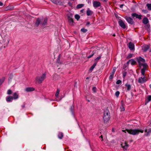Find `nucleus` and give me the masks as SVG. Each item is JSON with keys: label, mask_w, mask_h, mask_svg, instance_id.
Wrapping results in <instances>:
<instances>
[{"label": "nucleus", "mask_w": 151, "mask_h": 151, "mask_svg": "<svg viewBox=\"0 0 151 151\" xmlns=\"http://www.w3.org/2000/svg\"><path fill=\"white\" fill-rule=\"evenodd\" d=\"M146 80L145 79V77L144 76L143 78L140 77L138 78V81L140 83H144L146 81Z\"/></svg>", "instance_id": "nucleus-11"}, {"label": "nucleus", "mask_w": 151, "mask_h": 151, "mask_svg": "<svg viewBox=\"0 0 151 151\" xmlns=\"http://www.w3.org/2000/svg\"><path fill=\"white\" fill-rule=\"evenodd\" d=\"M133 54H129L127 57V59H129L132 58L133 56Z\"/></svg>", "instance_id": "nucleus-38"}, {"label": "nucleus", "mask_w": 151, "mask_h": 151, "mask_svg": "<svg viewBox=\"0 0 151 151\" xmlns=\"http://www.w3.org/2000/svg\"><path fill=\"white\" fill-rule=\"evenodd\" d=\"M46 74L45 73H43L40 76H37L35 78V80L38 82L39 83H41L46 78Z\"/></svg>", "instance_id": "nucleus-3"}, {"label": "nucleus", "mask_w": 151, "mask_h": 151, "mask_svg": "<svg viewBox=\"0 0 151 151\" xmlns=\"http://www.w3.org/2000/svg\"><path fill=\"white\" fill-rule=\"evenodd\" d=\"M89 78H89V77H88L86 78V79H87V80H88V79H89Z\"/></svg>", "instance_id": "nucleus-59"}, {"label": "nucleus", "mask_w": 151, "mask_h": 151, "mask_svg": "<svg viewBox=\"0 0 151 151\" xmlns=\"http://www.w3.org/2000/svg\"><path fill=\"white\" fill-rule=\"evenodd\" d=\"M35 90V88L33 87H28L25 88V91L27 92L32 91Z\"/></svg>", "instance_id": "nucleus-17"}, {"label": "nucleus", "mask_w": 151, "mask_h": 151, "mask_svg": "<svg viewBox=\"0 0 151 151\" xmlns=\"http://www.w3.org/2000/svg\"><path fill=\"white\" fill-rule=\"evenodd\" d=\"M5 77H3L2 78L0 79V86L2 84L3 82L5 81Z\"/></svg>", "instance_id": "nucleus-29"}, {"label": "nucleus", "mask_w": 151, "mask_h": 151, "mask_svg": "<svg viewBox=\"0 0 151 151\" xmlns=\"http://www.w3.org/2000/svg\"><path fill=\"white\" fill-rule=\"evenodd\" d=\"M150 25H146L145 26L146 29H147L148 30L150 28Z\"/></svg>", "instance_id": "nucleus-49"}, {"label": "nucleus", "mask_w": 151, "mask_h": 151, "mask_svg": "<svg viewBox=\"0 0 151 151\" xmlns=\"http://www.w3.org/2000/svg\"><path fill=\"white\" fill-rule=\"evenodd\" d=\"M146 6L148 10H151V4H147Z\"/></svg>", "instance_id": "nucleus-33"}, {"label": "nucleus", "mask_w": 151, "mask_h": 151, "mask_svg": "<svg viewBox=\"0 0 151 151\" xmlns=\"http://www.w3.org/2000/svg\"><path fill=\"white\" fill-rule=\"evenodd\" d=\"M125 131H126V130H122V131H123V132H125Z\"/></svg>", "instance_id": "nucleus-61"}, {"label": "nucleus", "mask_w": 151, "mask_h": 151, "mask_svg": "<svg viewBox=\"0 0 151 151\" xmlns=\"http://www.w3.org/2000/svg\"><path fill=\"white\" fill-rule=\"evenodd\" d=\"M60 92V90L59 89H58L56 93L55 94L56 97H58Z\"/></svg>", "instance_id": "nucleus-36"}, {"label": "nucleus", "mask_w": 151, "mask_h": 151, "mask_svg": "<svg viewBox=\"0 0 151 151\" xmlns=\"http://www.w3.org/2000/svg\"><path fill=\"white\" fill-rule=\"evenodd\" d=\"M87 31V30L84 28H82L81 29V31L83 33H85Z\"/></svg>", "instance_id": "nucleus-39"}, {"label": "nucleus", "mask_w": 151, "mask_h": 151, "mask_svg": "<svg viewBox=\"0 0 151 151\" xmlns=\"http://www.w3.org/2000/svg\"><path fill=\"white\" fill-rule=\"evenodd\" d=\"M121 145L123 149L125 150H127V148L129 146L128 145L126 142H125L124 143H122Z\"/></svg>", "instance_id": "nucleus-13"}, {"label": "nucleus", "mask_w": 151, "mask_h": 151, "mask_svg": "<svg viewBox=\"0 0 151 151\" xmlns=\"http://www.w3.org/2000/svg\"><path fill=\"white\" fill-rule=\"evenodd\" d=\"M142 23L145 24H147L149 22V21L148 18L146 17H144L142 21Z\"/></svg>", "instance_id": "nucleus-20"}, {"label": "nucleus", "mask_w": 151, "mask_h": 151, "mask_svg": "<svg viewBox=\"0 0 151 151\" xmlns=\"http://www.w3.org/2000/svg\"><path fill=\"white\" fill-rule=\"evenodd\" d=\"M84 6L83 4H79L77 5L76 6V8L77 9H79L81 8Z\"/></svg>", "instance_id": "nucleus-26"}, {"label": "nucleus", "mask_w": 151, "mask_h": 151, "mask_svg": "<svg viewBox=\"0 0 151 151\" xmlns=\"http://www.w3.org/2000/svg\"><path fill=\"white\" fill-rule=\"evenodd\" d=\"M125 86L127 88V91H129L130 90L131 88V86L130 85L127 83H126L125 84Z\"/></svg>", "instance_id": "nucleus-24"}, {"label": "nucleus", "mask_w": 151, "mask_h": 151, "mask_svg": "<svg viewBox=\"0 0 151 151\" xmlns=\"http://www.w3.org/2000/svg\"><path fill=\"white\" fill-rule=\"evenodd\" d=\"M92 91L94 93L96 92V88L95 87H93L92 88Z\"/></svg>", "instance_id": "nucleus-45"}, {"label": "nucleus", "mask_w": 151, "mask_h": 151, "mask_svg": "<svg viewBox=\"0 0 151 151\" xmlns=\"http://www.w3.org/2000/svg\"><path fill=\"white\" fill-rule=\"evenodd\" d=\"M12 91L11 90L9 89L8 90L7 92V93L8 95H10L12 94Z\"/></svg>", "instance_id": "nucleus-42"}, {"label": "nucleus", "mask_w": 151, "mask_h": 151, "mask_svg": "<svg viewBox=\"0 0 151 151\" xmlns=\"http://www.w3.org/2000/svg\"><path fill=\"white\" fill-rule=\"evenodd\" d=\"M122 82V81L121 80H118L116 82V84H120Z\"/></svg>", "instance_id": "nucleus-47"}, {"label": "nucleus", "mask_w": 151, "mask_h": 151, "mask_svg": "<svg viewBox=\"0 0 151 151\" xmlns=\"http://www.w3.org/2000/svg\"><path fill=\"white\" fill-rule=\"evenodd\" d=\"M95 54V52H94V51H93L92 53H91V55H90L88 56V57H87V58H91L92 57L93 55H94Z\"/></svg>", "instance_id": "nucleus-34"}, {"label": "nucleus", "mask_w": 151, "mask_h": 151, "mask_svg": "<svg viewBox=\"0 0 151 151\" xmlns=\"http://www.w3.org/2000/svg\"><path fill=\"white\" fill-rule=\"evenodd\" d=\"M68 19L69 24L70 25H73L74 23L73 19L70 16H68Z\"/></svg>", "instance_id": "nucleus-9"}, {"label": "nucleus", "mask_w": 151, "mask_h": 151, "mask_svg": "<svg viewBox=\"0 0 151 151\" xmlns=\"http://www.w3.org/2000/svg\"><path fill=\"white\" fill-rule=\"evenodd\" d=\"M13 100V97L11 96H7L6 98V101L8 102H12Z\"/></svg>", "instance_id": "nucleus-16"}, {"label": "nucleus", "mask_w": 151, "mask_h": 151, "mask_svg": "<svg viewBox=\"0 0 151 151\" xmlns=\"http://www.w3.org/2000/svg\"><path fill=\"white\" fill-rule=\"evenodd\" d=\"M13 77V75L12 74H10L9 77V81L11 80L12 78Z\"/></svg>", "instance_id": "nucleus-40"}, {"label": "nucleus", "mask_w": 151, "mask_h": 151, "mask_svg": "<svg viewBox=\"0 0 151 151\" xmlns=\"http://www.w3.org/2000/svg\"><path fill=\"white\" fill-rule=\"evenodd\" d=\"M93 5L94 7L97 8L101 6V4L100 2L96 1H93Z\"/></svg>", "instance_id": "nucleus-8"}, {"label": "nucleus", "mask_w": 151, "mask_h": 151, "mask_svg": "<svg viewBox=\"0 0 151 151\" xmlns=\"http://www.w3.org/2000/svg\"><path fill=\"white\" fill-rule=\"evenodd\" d=\"M142 11L145 14H147L148 12V11L146 10H142Z\"/></svg>", "instance_id": "nucleus-48"}, {"label": "nucleus", "mask_w": 151, "mask_h": 151, "mask_svg": "<svg viewBox=\"0 0 151 151\" xmlns=\"http://www.w3.org/2000/svg\"><path fill=\"white\" fill-rule=\"evenodd\" d=\"M48 20V19L47 17H45L42 23H41L40 24L42 26L45 25L47 24V22Z\"/></svg>", "instance_id": "nucleus-19"}, {"label": "nucleus", "mask_w": 151, "mask_h": 151, "mask_svg": "<svg viewBox=\"0 0 151 151\" xmlns=\"http://www.w3.org/2000/svg\"><path fill=\"white\" fill-rule=\"evenodd\" d=\"M51 1L55 4H57L58 3V1L56 0H51Z\"/></svg>", "instance_id": "nucleus-41"}, {"label": "nucleus", "mask_w": 151, "mask_h": 151, "mask_svg": "<svg viewBox=\"0 0 151 151\" xmlns=\"http://www.w3.org/2000/svg\"><path fill=\"white\" fill-rule=\"evenodd\" d=\"M96 64H97L96 63H95L93 64V65L90 67V69H89L90 70L92 71L94 69V68L96 66Z\"/></svg>", "instance_id": "nucleus-30"}, {"label": "nucleus", "mask_w": 151, "mask_h": 151, "mask_svg": "<svg viewBox=\"0 0 151 151\" xmlns=\"http://www.w3.org/2000/svg\"><path fill=\"white\" fill-rule=\"evenodd\" d=\"M145 132H147V134H146V136H148L149 134L151 133V128L150 129H149L148 130V131L147 132V129H145Z\"/></svg>", "instance_id": "nucleus-27"}, {"label": "nucleus", "mask_w": 151, "mask_h": 151, "mask_svg": "<svg viewBox=\"0 0 151 151\" xmlns=\"http://www.w3.org/2000/svg\"><path fill=\"white\" fill-rule=\"evenodd\" d=\"M121 110L122 111H124V109L123 107H122V108H121Z\"/></svg>", "instance_id": "nucleus-52"}, {"label": "nucleus", "mask_w": 151, "mask_h": 151, "mask_svg": "<svg viewBox=\"0 0 151 151\" xmlns=\"http://www.w3.org/2000/svg\"><path fill=\"white\" fill-rule=\"evenodd\" d=\"M93 13V11L90 10L89 8H88L86 11V14L87 16H89L91 15Z\"/></svg>", "instance_id": "nucleus-18"}, {"label": "nucleus", "mask_w": 151, "mask_h": 151, "mask_svg": "<svg viewBox=\"0 0 151 151\" xmlns=\"http://www.w3.org/2000/svg\"><path fill=\"white\" fill-rule=\"evenodd\" d=\"M124 68H125L126 67V66H124Z\"/></svg>", "instance_id": "nucleus-62"}, {"label": "nucleus", "mask_w": 151, "mask_h": 151, "mask_svg": "<svg viewBox=\"0 0 151 151\" xmlns=\"http://www.w3.org/2000/svg\"><path fill=\"white\" fill-rule=\"evenodd\" d=\"M151 101V95L148 96L147 99L145 100V104H146L149 101Z\"/></svg>", "instance_id": "nucleus-21"}, {"label": "nucleus", "mask_w": 151, "mask_h": 151, "mask_svg": "<svg viewBox=\"0 0 151 151\" xmlns=\"http://www.w3.org/2000/svg\"><path fill=\"white\" fill-rule=\"evenodd\" d=\"M63 136V134L62 132H60L59 133L58 135V137L60 139H62Z\"/></svg>", "instance_id": "nucleus-23"}, {"label": "nucleus", "mask_w": 151, "mask_h": 151, "mask_svg": "<svg viewBox=\"0 0 151 151\" xmlns=\"http://www.w3.org/2000/svg\"><path fill=\"white\" fill-rule=\"evenodd\" d=\"M110 119V113L108 110L105 111L104 113L103 119L104 123H107Z\"/></svg>", "instance_id": "nucleus-2"}, {"label": "nucleus", "mask_w": 151, "mask_h": 151, "mask_svg": "<svg viewBox=\"0 0 151 151\" xmlns=\"http://www.w3.org/2000/svg\"><path fill=\"white\" fill-rule=\"evenodd\" d=\"M135 59L138 63L139 67H141V64L145 63V60L141 57H137Z\"/></svg>", "instance_id": "nucleus-4"}, {"label": "nucleus", "mask_w": 151, "mask_h": 151, "mask_svg": "<svg viewBox=\"0 0 151 151\" xmlns=\"http://www.w3.org/2000/svg\"><path fill=\"white\" fill-rule=\"evenodd\" d=\"M126 131L129 134L133 135L138 134L139 132L142 133L143 132V131L138 129H126Z\"/></svg>", "instance_id": "nucleus-1"}, {"label": "nucleus", "mask_w": 151, "mask_h": 151, "mask_svg": "<svg viewBox=\"0 0 151 151\" xmlns=\"http://www.w3.org/2000/svg\"><path fill=\"white\" fill-rule=\"evenodd\" d=\"M129 61H130L131 64L132 65H134L136 63V62L133 59L129 60Z\"/></svg>", "instance_id": "nucleus-25"}, {"label": "nucleus", "mask_w": 151, "mask_h": 151, "mask_svg": "<svg viewBox=\"0 0 151 151\" xmlns=\"http://www.w3.org/2000/svg\"><path fill=\"white\" fill-rule=\"evenodd\" d=\"M125 18L127 22L129 24L132 25H133L134 24V22L131 18L126 16L125 17Z\"/></svg>", "instance_id": "nucleus-6"}, {"label": "nucleus", "mask_w": 151, "mask_h": 151, "mask_svg": "<svg viewBox=\"0 0 151 151\" xmlns=\"http://www.w3.org/2000/svg\"><path fill=\"white\" fill-rule=\"evenodd\" d=\"M100 137L101 138V141H103V136L102 135H101Z\"/></svg>", "instance_id": "nucleus-55"}, {"label": "nucleus", "mask_w": 151, "mask_h": 151, "mask_svg": "<svg viewBox=\"0 0 151 151\" xmlns=\"http://www.w3.org/2000/svg\"><path fill=\"white\" fill-rule=\"evenodd\" d=\"M108 0H102V1L104 2H107Z\"/></svg>", "instance_id": "nucleus-58"}, {"label": "nucleus", "mask_w": 151, "mask_h": 151, "mask_svg": "<svg viewBox=\"0 0 151 151\" xmlns=\"http://www.w3.org/2000/svg\"><path fill=\"white\" fill-rule=\"evenodd\" d=\"M150 52H151V49L149 50Z\"/></svg>", "instance_id": "nucleus-64"}, {"label": "nucleus", "mask_w": 151, "mask_h": 151, "mask_svg": "<svg viewBox=\"0 0 151 151\" xmlns=\"http://www.w3.org/2000/svg\"><path fill=\"white\" fill-rule=\"evenodd\" d=\"M150 47L147 45H143L142 47V50L143 52H146L149 48Z\"/></svg>", "instance_id": "nucleus-15"}, {"label": "nucleus", "mask_w": 151, "mask_h": 151, "mask_svg": "<svg viewBox=\"0 0 151 151\" xmlns=\"http://www.w3.org/2000/svg\"><path fill=\"white\" fill-rule=\"evenodd\" d=\"M142 66H143V68L141 69V73L142 75L144 76L145 75V71L148 67V65L146 63H145L141 64L140 68Z\"/></svg>", "instance_id": "nucleus-5"}, {"label": "nucleus", "mask_w": 151, "mask_h": 151, "mask_svg": "<svg viewBox=\"0 0 151 151\" xmlns=\"http://www.w3.org/2000/svg\"><path fill=\"white\" fill-rule=\"evenodd\" d=\"M120 94V92L119 91H116L115 93V96L117 97H118L119 96V95Z\"/></svg>", "instance_id": "nucleus-44"}, {"label": "nucleus", "mask_w": 151, "mask_h": 151, "mask_svg": "<svg viewBox=\"0 0 151 151\" xmlns=\"http://www.w3.org/2000/svg\"><path fill=\"white\" fill-rule=\"evenodd\" d=\"M131 15H132V16H133V17H137V14L136 13H132Z\"/></svg>", "instance_id": "nucleus-46"}, {"label": "nucleus", "mask_w": 151, "mask_h": 151, "mask_svg": "<svg viewBox=\"0 0 151 151\" xmlns=\"http://www.w3.org/2000/svg\"><path fill=\"white\" fill-rule=\"evenodd\" d=\"M101 56H100L94 59V61L95 63H96L97 64V63L98 62L99 60L101 58Z\"/></svg>", "instance_id": "nucleus-28"}, {"label": "nucleus", "mask_w": 151, "mask_h": 151, "mask_svg": "<svg viewBox=\"0 0 151 151\" xmlns=\"http://www.w3.org/2000/svg\"><path fill=\"white\" fill-rule=\"evenodd\" d=\"M142 15H138L137 14V16L136 18H138L139 19H141L142 18Z\"/></svg>", "instance_id": "nucleus-43"}, {"label": "nucleus", "mask_w": 151, "mask_h": 151, "mask_svg": "<svg viewBox=\"0 0 151 151\" xmlns=\"http://www.w3.org/2000/svg\"><path fill=\"white\" fill-rule=\"evenodd\" d=\"M84 10L83 9H82L81 10V12L82 13H83V12Z\"/></svg>", "instance_id": "nucleus-56"}, {"label": "nucleus", "mask_w": 151, "mask_h": 151, "mask_svg": "<svg viewBox=\"0 0 151 151\" xmlns=\"http://www.w3.org/2000/svg\"><path fill=\"white\" fill-rule=\"evenodd\" d=\"M116 68L114 67L113 68V70L110 73V76L109 77V79L110 80H111L114 77V76L115 72L116 71Z\"/></svg>", "instance_id": "nucleus-7"}, {"label": "nucleus", "mask_w": 151, "mask_h": 151, "mask_svg": "<svg viewBox=\"0 0 151 151\" xmlns=\"http://www.w3.org/2000/svg\"><path fill=\"white\" fill-rule=\"evenodd\" d=\"M41 19H40L39 18H37L36 19V22L35 23V25L37 27H38L39 24H41Z\"/></svg>", "instance_id": "nucleus-14"}, {"label": "nucleus", "mask_w": 151, "mask_h": 151, "mask_svg": "<svg viewBox=\"0 0 151 151\" xmlns=\"http://www.w3.org/2000/svg\"><path fill=\"white\" fill-rule=\"evenodd\" d=\"M25 103H24L23 104L22 106V109H24L25 107Z\"/></svg>", "instance_id": "nucleus-50"}, {"label": "nucleus", "mask_w": 151, "mask_h": 151, "mask_svg": "<svg viewBox=\"0 0 151 151\" xmlns=\"http://www.w3.org/2000/svg\"><path fill=\"white\" fill-rule=\"evenodd\" d=\"M70 110L72 114H73L74 111V107L73 105L71 106L70 107Z\"/></svg>", "instance_id": "nucleus-31"}, {"label": "nucleus", "mask_w": 151, "mask_h": 151, "mask_svg": "<svg viewBox=\"0 0 151 151\" xmlns=\"http://www.w3.org/2000/svg\"><path fill=\"white\" fill-rule=\"evenodd\" d=\"M3 5V4L1 2H0V6H2Z\"/></svg>", "instance_id": "nucleus-53"}, {"label": "nucleus", "mask_w": 151, "mask_h": 151, "mask_svg": "<svg viewBox=\"0 0 151 151\" xmlns=\"http://www.w3.org/2000/svg\"><path fill=\"white\" fill-rule=\"evenodd\" d=\"M127 72L126 70H124L123 72V78H124L126 76Z\"/></svg>", "instance_id": "nucleus-35"}, {"label": "nucleus", "mask_w": 151, "mask_h": 151, "mask_svg": "<svg viewBox=\"0 0 151 151\" xmlns=\"http://www.w3.org/2000/svg\"><path fill=\"white\" fill-rule=\"evenodd\" d=\"M129 62H130V61H129V60L127 61V64L128 65H129Z\"/></svg>", "instance_id": "nucleus-57"}, {"label": "nucleus", "mask_w": 151, "mask_h": 151, "mask_svg": "<svg viewBox=\"0 0 151 151\" xmlns=\"http://www.w3.org/2000/svg\"><path fill=\"white\" fill-rule=\"evenodd\" d=\"M60 55H59L57 60V62L59 64L61 63V62H60Z\"/></svg>", "instance_id": "nucleus-32"}, {"label": "nucleus", "mask_w": 151, "mask_h": 151, "mask_svg": "<svg viewBox=\"0 0 151 151\" xmlns=\"http://www.w3.org/2000/svg\"><path fill=\"white\" fill-rule=\"evenodd\" d=\"M90 24V23L89 22H88L87 23L86 25L88 26Z\"/></svg>", "instance_id": "nucleus-54"}, {"label": "nucleus", "mask_w": 151, "mask_h": 151, "mask_svg": "<svg viewBox=\"0 0 151 151\" xmlns=\"http://www.w3.org/2000/svg\"><path fill=\"white\" fill-rule=\"evenodd\" d=\"M128 47L130 50H132L134 49V45L133 43L130 42L128 44Z\"/></svg>", "instance_id": "nucleus-12"}, {"label": "nucleus", "mask_w": 151, "mask_h": 151, "mask_svg": "<svg viewBox=\"0 0 151 151\" xmlns=\"http://www.w3.org/2000/svg\"><path fill=\"white\" fill-rule=\"evenodd\" d=\"M113 36H115V34H114L113 35Z\"/></svg>", "instance_id": "nucleus-63"}, {"label": "nucleus", "mask_w": 151, "mask_h": 151, "mask_svg": "<svg viewBox=\"0 0 151 151\" xmlns=\"http://www.w3.org/2000/svg\"><path fill=\"white\" fill-rule=\"evenodd\" d=\"M75 17L77 20H78L80 18V16L78 14H76L75 15Z\"/></svg>", "instance_id": "nucleus-37"}, {"label": "nucleus", "mask_w": 151, "mask_h": 151, "mask_svg": "<svg viewBox=\"0 0 151 151\" xmlns=\"http://www.w3.org/2000/svg\"><path fill=\"white\" fill-rule=\"evenodd\" d=\"M149 87L150 88H151V84L149 85Z\"/></svg>", "instance_id": "nucleus-60"}, {"label": "nucleus", "mask_w": 151, "mask_h": 151, "mask_svg": "<svg viewBox=\"0 0 151 151\" xmlns=\"http://www.w3.org/2000/svg\"><path fill=\"white\" fill-rule=\"evenodd\" d=\"M118 23L119 26L123 29H125L126 27V26L122 20H120L118 21Z\"/></svg>", "instance_id": "nucleus-10"}, {"label": "nucleus", "mask_w": 151, "mask_h": 151, "mask_svg": "<svg viewBox=\"0 0 151 151\" xmlns=\"http://www.w3.org/2000/svg\"><path fill=\"white\" fill-rule=\"evenodd\" d=\"M124 4H122L120 5L119 6L120 8H122L123 6H124Z\"/></svg>", "instance_id": "nucleus-51"}, {"label": "nucleus", "mask_w": 151, "mask_h": 151, "mask_svg": "<svg viewBox=\"0 0 151 151\" xmlns=\"http://www.w3.org/2000/svg\"><path fill=\"white\" fill-rule=\"evenodd\" d=\"M13 99H17L19 97V95L17 93L15 92L14 93L13 95Z\"/></svg>", "instance_id": "nucleus-22"}]
</instances>
